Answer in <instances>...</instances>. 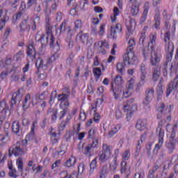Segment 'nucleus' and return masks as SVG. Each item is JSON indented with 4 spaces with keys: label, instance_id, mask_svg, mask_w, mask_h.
Returning <instances> with one entry per match:
<instances>
[{
    "label": "nucleus",
    "instance_id": "1",
    "mask_svg": "<svg viewBox=\"0 0 178 178\" xmlns=\"http://www.w3.org/2000/svg\"><path fill=\"white\" fill-rule=\"evenodd\" d=\"M174 109V105H168L165 107V104L163 102L160 103L159 107H157V119L160 120L159 123V127L156 129V134L159 136V142L156 143L154 148V153L158 154L159 151L162 148L164 144L165 138V130L162 129L163 127V120L162 115L170 114Z\"/></svg>",
    "mask_w": 178,
    "mask_h": 178
},
{
    "label": "nucleus",
    "instance_id": "2",
    "mask_svg": "<svg viewBox=\"0 0 178 178\" xmlns=\"http://www.w3.org/2000/svg\"><path fill=\"white\" fill-rule=\"evenodd\" d=\"M136 42L134 38H131L128 41V45L126 49V53L122 56V60L127 63L129 66L137 65L139 63V58L136 56L134 48Z\"/></svg>",
    "mask_w": 178,
    "mask_h": 178
},
{
    "label": "nucleus",
    "instance_id": "3",
    "mask_svg": "<svg viewBox=\"0 0 178 178\" xmlns=\"http://www.w3.org/2000/svg\"><path fill=\"white\" fill-rule=\"evenodd\" d=\"M136 83V77L132 76L127 81L125 85V89L123 86H118L116 90H114V97L117 99L120 97V95H122V97L128 98L129 97L134 90V86Z\"/></svg>",
    "mask_w": 178,
    "mask_h": 178
},
{
    "label": "nucleus",
    "instance_id": "4",
    "mask_svg": "<svg viewBox=\"0 0 178 178\" xmlns=\"http://www.w3.org/2000/svg\"><path fill=\"white\" fill-rule=\"evenodd\" d=\"M138 110L137 104H135V99L130 98L124 102L122 111L126 114V120L130 122L133 118L134 112Z\"/></svg>",
    "mask_w": 178,
    "mask_h": 178
},
{
    "label": "nucleus",
    "instance_id": "5",
    "mask_svg": "<svg viewBox=\"0 0 178 178\" xmlns=\"http://www.w3.org/2000/svg\"><path fill=\"white\" fill-rule=\"evenodd\" d=\"M156 40L157 34L156 33H152L149 35V41L147 45L145 46L142 50L143 56L146 60L150 54L154 52L156 49Z\"/></svg>",
    "mask_w": 178,
    "mask_h": 178
},
{
    "label": "nucleus",
    "instance_id": "6",
    "mask_svg": "<svg viewBox=\"0 0 178 178\" xmlns=\"http://www.w3.org/2000/svg\"><path fill=\"white\" fill-rule=\"evenodd\" d=\"M112 155L111 145L106 143L102 145V149L98 153V160L100 163H105L109 161Z\"/></svg>",
    "mask_w": 178,
    "mask_h": 178
},
{
    "label": "nucleus",
    "instance_id": "7",
    "mask_svg": "<svg viewBox=\"0 0 178 178\" xmlns=\"http://www.w3.org/2000/svg\"><path fill=\"white\" fill-rule=\"evenodd\" d=\"M35 67L38 72L41 71L46 72L49 67H51L50 63L47 59V56H40L37 58Z\"/></svg>",
    "mask_w": 178,
    "mask_h": 178
},
{
    "label": "nucleus",
    "instance_id": "8",
    "mask_svg": "<svg viewBox=\"0 0 178 178\" xmlns=\"http://www.w3.org/2000/svg\"><path fill=\"white\" fill-rule=\"evenodd\" d=\"M171 33L168 31L163 35V42L165 43V53H174L175 44L173 42L170 40Z\"/></svg>",
    "mask_w": 178,
    "mask_h": 178
},
{
    "label": "nucleus",
    "instance_id": "9",
    "mask_svg": "<svg viewBox=\"0 0 178 178\" xmlns=\"http://www.w3.org/2000/svg\"><path fill=\"white\" fill-rule=\"evenodd\" d=\"M99 140L93 139L92 140V143L88 144L84 147L83 154L87 157H92L93 156V149L99 148Z\"/></svg>",
    "mask_w": 178,
    "mask_h": 178
},
{
    "label": "nucleus",
    "instance_id": "10",
    "mask_svg": "<svg viewBox=\"0 0 178 178\" xmlns=\"http://www.w3.org/2000/svg\"><path fill=\"white\" fill-rule=\"evenodd\" d=\"M175 95V98L178 99V74L175 76L173 80L172 86L169 84L166 90V97H169L171 92Z\"/></svg>",
    "mask_w": 178,
    "mask_h": 178
},
{
    "label": "nucleus",
    "instance_id": "11",
    "mask_svg": "<svg viewBox=\"0 0 178 178\" xmlns=\"http://www.w3.org/2000/svg\"><path fill=\"white\" fill-rule=\"evenodd\" d=\"M24 154V149L20 147L19 143L17 141L16 144L13 145L8 149V155L10 157L12 155L17 157Z\"/></svg>",
    "mask_w": 178,
    "mask_h": 178
},
{
    "label": "nucleus",
    "instance_id": "12",
    "mask_svg": "<svg viewBox=\"0 0 178 178\" xmlns=\"http://www.w3.org/2000/svg\"><path fill=\"white\" fill-rule=\"evenodd\" d=\"M9 111V106L6 103V99H3L0 102V125L3 124V122L6 120V113Z\"/></svg>",
    "mask_w": 178,
    "mask_h": 178
},
{
    "label": "nucleus",
    "instance_id": "13",
    "mask_svg": "<svg viewBox=\"0 0 178 178\" xmlns=\"http://www.w3.org/2000/svg\"><path fill=\"white\" fill-rule=\"evenodd\" d=\"M26 54V60L29 63L33 62L36 60L37 51L33 44L27 45Z\"/></svg>",
    "mask_w": 178,
    "mask_h": 178
},
{
    "label": "nucleus",
    "instance_id": "14",
    "mask_svg": "<svg viewBox=\"0 0 178 178\" xmlns=\"http://www.w3.org/2000/svg\"><path fill=\"white\" fill-rule=\"evenodd\" d=\"M145 98L143 101V104L145 106H148L149 104L153 101L154 97V89L153 88H147L145 92Z\"/></svg>",
    "mask_w": 178,
    "mask_h": 178
},
{
    "label": "nucleus",
    "instance_id": "15",
    "mask_svg": "<svg viewBox=\"0 0 178 178\" xmlns=\"http://www.w3.org/2000/svg\"><path fill=\"white\" fill-rule=\"evenodd\" d=\"M99 101L102 103V100L101 99H97L96 104H92L90 107L92 108L90 111H94L93 118L92 120L95 124H99L100 120L102 119L101 114L97 112V104L99 103Z\"/></svg>",
    "mask_w": 178,
    "mask_h": 178
},
{
    "label": "nucleus",
    "instance_id": "16",
    "mask_svg": "<svg viewBox=\"0 0 178 178\" xmlns=\"http://www.w3.org/2000/svg\"><path fill=\"white\" fill-rule=\"evenodd\" d=\"M149 56H150L149 63L151 66H155L156 67V64L159 63L163 58L162 54L155 50Z\"/></svg>",
    "mask_w": 178,
    "mask_h": 178
},
{
    "label": "nucleus",
    "instance_id": "17",
    "mask_svg": "<svg viewBox=\"0 0 178 178\" xmlns=\"http://www.w3.org/2000/svg\"><path fill=\"white\" fill-rule=\"evenodd\" d=\"M19 33L21 34H24V33H30L31 31V22L29 20V17L26 19H22V21L19 24Z\"/></svg>",
    "mask_w": 178,
    "mask_h": 178
},
{
    "label": "nucleus",
    "instance_id": "18",
    "mask_svg": "<svg viewBox=\"0 0 178 178\" xmlns=\"http://www.w3.org/2000/svg\"><path fill=\"white\" fill-rule=\"evenodd\" d=\"M178 145V138H174L169 137V142L166 143L165 147L168 153L172 154L176 149V145Z\"/></svg>",
    "mask_w": 178,
    "mask_h": 178
},
{
    "label": "nucleus",
    "instance_id": "19",
    "mask_svg": "<svg viewBox=\"0 0 178 178\" xmlns=\"http://www.w3.org/2000/svg\"><path fill=\"white\" fill-rule=\"evenodd\" d=\"M135 127L139 131H145L147 128V120L145 118H138Z\"/></svg>",
    "mask_w": 178,
    "mask_h": 178
},
{
    "label": "nucleus",
    "instance_id": "20",
    "mask_svg": "<svg viewBox=\"0 0 178 178\" xmlns=\"http://www.w3.org/2000/svg\"><path fill=\"white\" fill-rule=\"evenodd\" d=\"M122 31V25L120 23H118L115 26H111V35L113 39L117 38V34H120Z\"/></svg>",
    "mask_w": 178,
    "mask_h": 178
},
{
    "label": "nucleus",
    "instance_id": "21",
    "mask_svg": "<svg viewBox=\"0 0 178 178\" xmlns=\"http://www.w3.org/2000/svg\"><path fill=\"white\" fill-rule=\"evenodd\" d=\"M23 95L21 93V90L19 89L17 92H14L11 98V106L16 105L17 103H20Z\"/></svg>",
    "mask_w": 178,
    "mask_h": 178
},
{
    "label": "nucleus",
    "instance_id": "22",
    "mask_svg": "<svg viewBox=\"0 0 178 178\" xmlns=\"http://www.w3.org/2000/svg\"><path fill=\"white\" fill-rule=\"evenodd\" d=\"M54 29V26H51V24L45 25V33L47 37L50 38L51 43H53V40L55 39V37L53 34Z\"/></svg>",
    "mask_w": 178,
    "mask_h": 178
},
{
    "label": "nucleus",
    "instance_id": "23",
    "mask_svg": "<svg viewBox=\"0 0 178 178\" xmlns=\"http://www.w3.org/2000/svg\"><path fill=\"white\" fill-rule=\"evenodd\" d=\"M36 124H38V122H33L31 128V131L26 135L25 138L29 142L33 141L35 138V125Z\"/></svg>",
    "mask_w": 178,
    "mask_h": 178
},
{
    "label": "nucleus",
    "instance_id": "24",
    "mask_svg": "<svg viewBox=\"0 0 178 178\" xmlns=\"http://www.w3.org/2000/svg\"><path fill=\"white\" fill-rule=\"evenodd\" d=\"M54 43H55V38L53 40V42H51V40H49L50 48L54 51V54H58V53L60 51V46L58 40H57V42H56L55 44H54Z\"/></svg>",
    "mask_w": 178,
    "mask_h": 178
},
{
    "label": "nucleus",
    "instance_id": "25",
    "mask_svg": "<svg viewBox=\"0 0 178 178\" xmlns=\"http://www.w3.org/2000/svg\"><path fill=\"white\" fill-rule=\"evenodd\" d=\"M47 115L51 118V122L55 123L58 118V110L54 108H50L47 111Z\"/></svg>",
    "mask_w": 178,
    "mask_h": 178
},
{
    "label": "nucleus",
    "instance_id": "26",
    "mask_svg": "<svg viewBox=\"0 0 178 178\" xmlns=\"http://www.w3.org/2000/svg\"><path fill=\"white\" fill-rule=\"evenodd\" d=\"M31 102V94L26 95L25 98L22 102V109H24V111H26L30 107Z\"/></svg>",
    "mask_w": 178,
    "mask_h": 178
},
{
    "label": "nucleus",
    "instance_id": "27",
    "mask_svg": "<svg viewBox=\"0 0 178 178\" xmlns=\"http://www.w3.org/2000/svg\"><path fill=\"white\" fill-rule=\"evenodd\" d=\"M122 128V124H118L113 127H111V130L109 131L108 136L110 138L113 137L115 134H117L118 131Z\"/></svg>",
    "mask_w": 178,
    "mask_h": 178
},
{
    "label": "nucleus",
    "instance_id": "28",
    "mask_svg": "<svg viewBox=\"0 0 178 178\" xmlns=\"http://www.w3.org/2000/svg\"><path fill=\"white\" fill-rule=\"evenodd\" d=\"M119 164L118 162V157L115 156L113 160L109 163V169L111 172L115 173L118 169Z\"/></svg>",
    "mask_w": 178,
    "mask_h": 178
},
{
    "label": "nucleus",
    "instance_id": "29",
    "mask_svg": "<svg viewBox=\"0 0 178 178\" xmlns=\"http://www.w3.org/2000/svg\"><path fill=\"white\" fill-rule=\"evenodd\" d=\"M122 77L120 75H116L115 79H114V82L115 84V87L114 88V85L113 83H111V90L113 92V95H114V90H116L118 86H122Z\"/></svg>",
    "mask_w": 178,
    "mask_h": 178
},
{
    "label": "nucleus",
    "instance_id": "30",
    "mask_svg": "<svg viewBox=\"0 0 178 178\" xmlns=\"http://www.w3.org/2000/svg\"><path fill=\"white\" fill-rule=\"evenodd\" d=\"M8 168L9 169L10 172H8V176L12 178H17L18 175H16L17 170L13 168V163L11 161L8 163Z\"/></svg>",
    "mask_w": 178,
    "mask_h": 178
},
{
    "label": "nucleus",
    "instance_id": "31",
    "mask_svg": "<svg viewBox=\"0 0 178 178\" xmlns=\"http://www.w3.org/2000/svg\"><path fill=\"white\" fill-rule=\"evenodd\" d=\"M98 44L99 45V47L101 48L99 50V54H102L103 55H105L106 54V49H102L104 47L106 49H109V44L106 42V40H101L99 41Z\"/></svg>",
    "mask_w": 178,
    "mask_h": 178
},
{
    "label": "nucleus",
    "instance_id": "32",
    "mask_svg": "<svg viewBox=\"0 0 178 178\" xmlns=\"http://www.w3.org/2000/svg\"><path fill=\"white\" fill-rule=\"evenodd\" d=\"M120 15V11L117 6H115L113 10V14L111 15V22L112 24L115 23L117 20V17Z\"/></svg>",
    "mask_w": 178,
    "mask_h": 178
},
{
    "label": "nucleus",
    "instance_id": "33",
    "mask_svg": "<svg viewBox=\"0 0 178 178\" xmlns=\"http://www.w3.org/2000/svg\"><path fill=\"white\" fill-rule=\"evenodd\" d=\"M92 73H93V76L95 77V81L97 82L100 79L102 75V71L101 67H97L93 68Z\"/></svg>",
    "mask_w": 178,
    "mask_h": 178
},
{
    "label": "nucleus",
    "instance_id": "34",
    "mask_svg": "<svg viewBox=\"0 0 178 178\" xmlns=\"http://www.w3.org/2000/svg\"><path fill=\"white\" fill-rule=\"evenodd\" d=\"M127 161H122L121 163V174H126V177H129L131 175V170H127Z\"/></svg>",
    "mask_w": 178,
    "mask_h": 178
},
{
    "label": "nucleus",
    "instance_id": "35",
    "mask_svg": "<svg viewBox=\"0 0 178 178\" xmlns=\"http://www.w3.org/2000/svg\"><path fill=\"white\" fill-rule=\"evenodd\" d=\"M161 75V67L160 66H156L154 67L152 79L154 82H156L159 81V79Z\"/></svg>",
    "mask_w": 178,
    "mask_h": 178
},
{
    "label": "nucleus",
    "instance_id": "36",
    "mask_svg": "<svg viewBox=\"0 0 178 178\" xmlns=\"http://www.w3.org/2000/svg\"><path fill=\"white\" fill-rule=\"evenodd\" d=\"M89 166L90 167V169L89 170V176H91L95 169H97V158L95 157L92 161V162H90V164H89Z\"/></svg>",
    "mask_w": 178,
    "mask_h": 178
},
{
    "label": "nucleus",
    "instance_id": "37",
    "mask_svg": "<svg viewBox=\"0 0 178 178\" xmlns=\"http://www.w3.org/2000/svg\"><path fill=\"white\" fill-rule=\"evenodd\" d=\"M29 70H30V64H29V62H28L25 65V67H22V79H21V81L22 82L26 81V80L27 79V76H26V73L28 72Z\"/></svg>",
    "mask_w": 178,
    "mask_h": 178
},
{
    "label": "nucleus",
    "instance_id": "38",
    "mask_svg": "<svg viewBox=\"0 0 178 178\" xmlns=\"http://www.w3.org/2000/svg\"><path fill=\"white\" fill-rule=\"evenodd\" d=\"M89 37L88 33H83L82 32L79 33L76 35V40H79L82 43H85L88 41Z\"/></svg>",
    "mask_w": 178,
    "mask_h": 178
},
{
    "label": "nucleus",
    "instance_id": "39",
    "mask_svg": "<svg viewBox=\"0 0 178 178\" xmlns=\"http://www.w3.org/2000/svg\"><path fill=\"white\" fill-rule=\"evenodd\" d=\"M126 64L128 65L127 63H124H124H118L117 64V71L119 74H120L122 76L124 75V74L126 72V69H125V66H126Z\"/></svg>",
    "mask_w": 178,
    "mask_h": 178
},
{
    "label": "nucleus",
    "instance_id": "40",
    "mask_svg": "<svg viewBox=\"0 0 178 178\" xmlns=\"http://www.w3.org/2000/svg\"><path fill=\"white\" fill-rule=\"evenodd\" d=\"M49 40H50L49 37H48V36L45 37V35L42 34L40 35L38 42H40L41 45H42V47H46L48 44V43L49 42Z\"/></svg>",
    "mask_w": 178,
    "mask_h": 178
},
{
    "label": "nucleus",
    "instance_id": "41",
    "mask_svg": "<svg viewBox=\"0 0 178 178\" xmlns=\"http://www.w3.org/2000/svg\"><path fill=\"white\" fill-rule=\"evenodd\" d=\"M134 24H135L134 19H130L128 22H125V25H126L127 31H129V33L130 34H132V33H133V26H134Z\"/></svg>",
    "mask_w": 178,
    "mask_h": 178
},
{
    "label": "nucleus",
    "instance_id": "42",
    "mask_svg": "<svg viewBox=\"0 0 178 178\" xmlns=\"http://www.w3.org/2000/svg\"><path fill=\"white\" fill-rule=\"evenodd\" d=\"M76 157L72 156L69 159L65 162V165L67 168H71L76 165Z\"/></svg>",
    "mask_w": 178,
    "mask_h": 178
},
{
    "label": "nucleus",
    "instance_id": "43",
    "mask_svg": "<svg viewBox=\"0 0 178 178\" xmlns=\"http://www.w3.org/2000/svg\"><path fill=\"white\" fill-rule=\"evenodd\" d=\"M24 58V54L22 51H19L13 57V60L17 63L22 62Z\"/></svg>",
    "mask_w": 178,
    "mask_h": 178
},
{
    "label": "nucleus",
    "instance_id": "44",
    "mask_svg": "<svg viewBox=\"0 0 178 178\" xmlns=\"http://www.w3.org/2000/svg\"><path fill=\"white\" fill-rule=\"evenodd\" d=\"M16 165L17 166L18 172L22 174L24 170L23 159L22 158L17 159L16 161Z\"/></svg>",
    "mask_w": 178,
    "mask_h": 178
},
{
    "label": "nucleus",
    "instance_id": "45",
    "mask_svg": "<svg viewBox=\"0 0 178 178\" xmlns=\"http://www.w3.org/2000/svg\"><path fill=\"white\" fill-rule=\"evenodd\" d=\"M141 144H143V137L138 141L136 152L134 153L135 158H138L140 156V152L141 151Z\"/></svg>",
    "mask_w": 178,
    "mask_h": 178
},
{
    "label": "nucleus",
    "instance_id": "46",
    "mask_svg": "<svg viewBox=\"0 0 178 178\" xmlns=\"http://www.w3.org/2000/svg\"><path fill=\"white\" fill-rule=\"evenodd\" d=\"M12 130L15 133V134H19L21 127L19 122L18 121H15L13 123Z\"/></svg>",
    "mask_w": 178,
    "mask_h": 178
},
{
    "label": "nucleus",
    "instance_id": "47",
    "mask_svg": "<svg viewBox=\"0 0 178 178\" xmlns=\"http://www.w3.org/2000/svg\"><path fill=\"white\" fill-rule=\"evenodd\" d=\"M88 138L92 139V140H98V138H96V128L95 127H93V128L89 129Z\"/></svg>",
    "mask_w": 178,
    "mask_h": 178
},
{
    "label": "nucleus",
    "instance_id": "48",
    "mask_svg": "<svg viewBox=\"0 0 178 178\" xmlns=\"http://www.w3.org/2000/svg\"><path fill=\"white\" fill-rule=\"evenodd\" d=\"M66 24L65 21L63 22L59 26L58 29H56V33H58V35H60L62 33H65L66 29Z\"/></svg>",
    "mask_w": 178,
    "mask_h": 178
},
{
    "label": "nucleus",
    "instance_id": "49",
    "mask_svg": "<svg viewBox=\"0 0 178 178\" xmlns=\"http://www.w3.org/2000/svg\"><path fill=\"white\" fill-rule=\"evenodd\" d=\"M140 5L137 4H132L131 8V14L133 16L137 15L140 12Z\"/></svg>",
    "mask_w": 178,
    "mask_h": 178
},
{
    "label": "nucleus",
    "instance_id": "50",
    "mask_svg": "<svg viewBox=\"0 0 178 178\" xmlns=\"http://www.w3.org/2000/svg\"><path fill=\"white\" fill-rule=\"evenodd\" d=\"M67 38L70 40H71L73 38V36H74V35H76V31H74V29H72L70 26H68L67 28Z\"/></svg>",
    "mask_w": 178,
    "mask_h": 178
},
{
    "label": "nucleus",
    "instance_id": "51",
    "mask_svg": "<svg viewBox=\"0 0 178 178\" xmlns=\"http://www.w3.org/2000/svg\"><path fill=\"white\" fill-rule=\"evenodd\" d=\"M146 37L145 32H141L139 34V45L143 46V48L145 47Z\"/></svg>",
    "mask_w": 178,
    "mask_h": 178
},
{
    "label": "nucleus",
    "instance_id": "52",
    "mask_svg": "<svg viewBox=\"0 0 178 178\" xmlns=\"http://www.w3.org/2000/svg\"><path fill=\"white\" fill-rule=\"evenodd\" d=\"M122 161H128L131 157L130 149H126L125 152H122Z\"/></svg>",
    "mask_w": 178,
    "mask_h": 178
},
{
    "label": "nucleus",
    "instance_id": "53",
    "mask_svg": "<svg viewBox=\"0 0 178 178\" xmlns=\"http://www.w3.org/2000/svg\"><path fill=\"white\" fill-rule=\"evenodd\" d=\"M152 28L157 31L161 29V18H158V17H154V24L152 26Z\"/></svg>",
    "mask_w": 178,
    "mask_h": 178
},
{
    "label": "nucleus",
    "instance_id": "54",
    "mask_svg": "<svg viewBox=\"0 0 178 178\" xmlns=\"http://www.w3.org/2000/svg\"><path fill=\"white\" fill-rule=\"evenodd\" d=\"M58 58H59V56L58 55V54H55V53H54L50 58L47 57V60H49V63L51 67H52V63L56 61V60Z\"/></svg>",
    "mask_w": 178,
    "mask_h": 178
},
{
    "label": "nucleus",
    "instance_id": "55",
    "mask_svg": "<svg viewBox=\"0 0 178 178\" xmlns=\"http://www.w3.org/2000/svg\"><path fill=\"white\" fill-rule=\"evenodd\" d=\"M83 26V23L81 19H77L74 22V26L73 27L74 31H76L79 29H81Z\"/></svg>",
    "mask_w": 178,
    "mask_h": 178
},
{
    "label": "nucleus",
    "instance_id": "56",
    "mask_svg": "<svg viewBox=\"0 0 178 178\" xmlns=\"http://www.w3.org/2000/svg\"><path fill=\"white\" fill-rule=\"evenodd\" d=\"M68 95H66L65 94H60L58 96V99L57 101H58V102L62 103V102H65L66 101H68Z\"/></svg>",
    "mask_w": 178,
    "mask_h": 178
},
{
    "label": "nucleus",
    "instance_id": "57",
    "mask_svg": "<svg viewBox=\"0 0 178 178\" xmlns=\"http://www.w3.org/2000/svg\"><path fill=\"white\" fill-rule=\"evenodd\" d=\"M140 79H146V74H147V72H146V68H145V66L144 64H142L140 65Z\"/></svg>",
    "mask_w": 178,
    "mask_h": 178
},
{
    "label": "nucleus",
    "instance_id": "58",
    "mask_svg": "<svg viewBox=\"0 0 178 178\" xmlns=\"http://www.w3.org/2000/svg\"><path fill=\"white\" fill-rule=\"evenodd\" d=\"M150 9V3L149 1H146L143 6V15H148V12Z\"/></svg>",
    "mask_w": 178,
    "mask_h": 178
},
{
    "label": "nucleus",
    "instance_id": "59",
    "mask_svg": "<svg viewBox=\"0 0 178 178\" xmlns=\"http://www.w3.org/2000/svg\"><path fill=\"white\" fill-rule=\"evenodd\" d=\"M69 106H70V102L68 100L65 102H60L59 107L60 109L67 110Z\"/></svg>",
    "mask_w": 178,
    "mask_h": 178
},
{
    "label": "nucleus",
    "instance_id": "60",
    "mask_svg": "<svg viewBox=\"0 0 178 178\" xmlns=\"http://www.w3.org/2000/svg\"><path fill=\"white\" fill-rule=\"evenodd\" d=\"M177 127H178V124L177 123L174 124V126L172 128V131H171L170 138H176V131H177Z\"/></svg>",
    "mask_w": 178,
    "mask_h": 178
},
{
    "label": "nucleus",
    "instance_id": "61",
    "mask_svg": "<svg viewBox=\"0 0 178 178\" xmlns=\"http://www.w3.org/2000/svg\"><path fill=\"white\" fill-rule=\"evenodd\" d=\"M145 78H140V82H138V83L136 84V91L139 92L140 89L142 88V87L145 85Z\"/></svg>",
    "mask_w": 178,
    "mask_h": 178
},
{
    "label": "nucleus",
    "instance_id": "62",
    "mask_svg": "<svg viewBox=\"0 0 178 178\" xmlns=\"http://www.w3.org/2000/svg\"><path fill=\"white\" fill-rule=\"evenodd\" d=\"M9 134L7 133L6 135H0V141H2L3 144H6L9 141Z\"/></svg>",
    "mask_w": 178,
    "mask_h": 178
},
{
    "label": "nucleus",
    "instance_id": "63",
    "mask_svg": "<svg viewBox=\"0 0 178 178\" xmlns=\"http://www.w3.org/2000/svg\"><path fill=\"white\" fill-rule=\"evenodd\" d=\"M49 95V92L47 90L42 92L40 95H39L38 98L40 101H44L46 98H47Z\"/></svg>",
    "mask_w": 178,
    "mask_h": 178
},
{
    "label": "nucleus",
    "instance_id": "64",
    "mask_svg": "<svg viewBox=\"0 0 178 178\" xmlns=\"http://www.w3.org/2000/svg\"><path fill=\"white\" fill-rule=\"evenodd\" d=\"M170 163L172 165H176L178 163V155L175 154L174 156H172L171 160H170Z\"/></svg>",
    "mask_w": 178,
    "mask_h": 178
}]
</instances>
